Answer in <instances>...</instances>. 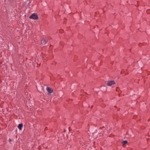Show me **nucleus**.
Here are the masks:
<instances>
[{"instance_id": "7", "label": "nucleus", "mask_w": 150, "mask_h": 150, "mask_svg": "<svg viewBox=\"0 0 150 150\" xmlns=\"http://www.w3.org/2000/svg\"><path fill=\"white\" fill-rule=\"evenodd\" d=\"M47 41L45 39H43L42 40L41 43L43 45L45 44L47 42Z\"/></svg>"}, {"instance_id": "10", "label": "nucleus", "mask_w": 150, "mask_h": 150, "mask_svg": "<svg viewBox=\"0 0 150 150\" xmlns=\"http://www.w3.org/2000/svg\"><path fill=\"white\" fill-rule=\"evenodd\" d=\"M114 107H115V108H117V107L116 106H114Z\"/></svg>"}, {"instance_id": "11", "label": "nucleus", "mask_w": 150, "mask_h": 150, "mask_svg": "<svg viewBox=\"0 0 150 150\" xmlns=\"http://www.w3.org/2000/svg\"><path fill=\"white\" fill-rule=\"evenodd\" d=\"M104 87L105 88V89H106V88L105 87Z\"/></svg>"}, {"instance_id": "13", "label": "nucleus", "mask_w": 150, "mask_h": 150, "mask_svg": "<svg viewBox=\"0 0 150 150\" xmlns=\"http://www.w3.org/2000/svg\"><path fill=\"white\" fill-rule=\"evenodd\" d=\"M62 31H60V32L62 33Z\"/></svg>"}, {"instance_id": "12", "label": "nucleus", "mask_w": 150, "mask_h": 150, "mask_svg": "<svg viewBox=\"0 0 150 150\" xmlns=\"http://www.w3.org/2000/svg\"><path fill=\"white\" fill-rule=\"evenodd\" d=\"M62 31H60V32L62 33Z\"/></svg>"}, {"instance_id": "6", "label": "nucleus", "mask_w": 150, "mask_h": 150, "mask_svg": "<svg viewBox=\"0 0 150 150\" xmlns=\"http://www.w3.org/2000/svg\"><path fill=\"white\" fill-rule=\"evenodd\" d=\"M23 127V125L22 124H19L18 126V127L19 129L21 130L22 129V128Z\"/></svg>"}, {"instance_id": "14", "label": "nucleus", "mask_w": 150, "mask_h": 150, "mask_svg": "<svg viewBox=\"0 0 150 150\" xmlns=\"http://www.w3.org/2000/svg\"><path fill=\"white\" fill-rule=\"evenodd\" d=\"M62 31H60V32L62 33Z\"/></svg>"}, {"instance_id": "1", "label": "nucleus", "mask_w": 150, "mask_h": 150, "mask_svg": "<svg viewBox=\"0 0 150 150\" xmlns=\"http://www.w3.org/2000/svg\"><path fill=\"white\" fill-rule=\"evenodd\" d=\"M103 132V131L101 128H100L99 129H96L94 132V133H96V134H101Z\"/></svg>"}, {"instance_id": "2", "label": "nucleus", "mask_w": 150, "mask_h": 150, "mask_svg": "<svg viewBox=\"0 0 150 150\" xmlns=\"http://www.w3.org/2000/svg\"><path fill=\"white\" fill-rule=\"evenodd\" d=\"M30 18L33 19L34 20H37L38 19V17L37 15L34 13L32 14L29 17Z\"/></svg>"}, {"instance_id": "4", "label": "nucleus", "mask_w": 150, "mask_h": 150, "mask_svg": "<svg viewBox=\"0 0 150 150\" xmlns=\"http://www.w3.org/2000/svg\"><path fill=\"white\" fill-rule=\"evenodd\" d=\"M46 89L49 93H52L53 92V90L50 87H47L46 88Z\"/></svg>"}, {"instance_id": "8", "label": "nucleus", "mask_w": 150, "mask_h": 150, "mask_svg": "<svg viewBox=\"0 0 150 150\" xmlns=\"http://www.w3.org/2000/svg\"><path fill=\"white\" fill-rule=\"evenodd\" d=\"M150 11V10H147V12L148 13V11Z\"/></svg>"}, {"instance_id": "17", "label": "nucleus", "mask_w": 150, "mask_h": 150, "mask_svg": "<svg viewBox=\"0 0 150 150\" xmlns=\"http://www.w3.org/2000/svg\"><path fill=\"white\" fill-rule=\"evenodd\" d=\"M120 110V108H119V110Z\"/></svg>"}, {"instance_id": "15", "label": "nucleus", "mask_w": 150, "mask_h": 150, "mask_svg": "<svg viewBox=\"0 0 150 150\" xmlns=\"http://www.w3.org/2000/svg\"><path fill=\"white\" fill-rule=\"evenodd\" d=\"M102 127L103 128H104V127Z\"/></svg>"}, {"instance_id": "9", "label": "nucleus", "mask_w": 150, "mask_h": 150, "mask_svg": "<svg viewBox=\"0 0 150 150\" xmlns=\"http://www.w3.org/2000/svg\"><path fill=\"white\" fill-rule=\"evenodd\" d=\"M12 140L11 139H9V141L10 142Z\"/></svg>"}, {"instance_id": "3", "label": "nucleus", "mask_w": 150, "mask_h": 150, "mask_svg": "<svg viewBox=\"0 0 150 150\" xmlns=\"http://www.w3.org/2000/svg\"><path fill=\"white\" fill-rule=\"evenodd\" d=\"M115 83L114 81H109L107 82V85L108 86H111Z\"/></svg>"}, {"instance_id": "16", "label": "nucleus", "mask_w": 150, "mask_h": 150, "mask_svg": "<svg viewBox=\"0 0 150 150\" xmlns=\"http://www.w3.org/2000/svg\"><path fill=\"white\" fill-rule=\"evenodd\" d=\"M120 94H118V95H119V96H120Z\"/></svg>"}, {"instance_id": "5", "label": "nucleus", "mask_w": 150, "mask_h": 150, "mask_svg": "<svg viewBox=\"0 0 150 150\" xmlns=\"http://www.w3.org/2000/svg\"><path fill=\"white\" fill-rule=\"evenodd\" d=\"M128 143L127 141V140L123 141L122 142V146H124L126 145Z\"/></svg>"}]
</instances>
